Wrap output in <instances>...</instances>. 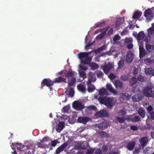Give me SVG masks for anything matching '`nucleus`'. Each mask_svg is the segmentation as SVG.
Masks as SVG:
<instances>
[{
  "label": "nucleus",
  "mask_w": 154,
  "mask_h": 154,
  "mask_svg": "<svg viewBox=\"0 0 154 154\" xmlns=\"http://www.w3.org/2000/svg\"><path fill=\"white\" fill-rule=\"evenodd\" d=\"M108 77L111 80H112L114 79L116 77L114 74L111 73L108 76Z\"/></svg>",
  "instance_id": "obj_52"
},
{
  "label": "nucleus",
  "mask_w": 154,
  "mask_h": 154,
  "mask_svg": "<svg viewBox=\"0 0 154 154\" xmlns=\"http://www.w3.org/2000/svg\"><path fill=\"white\" fill-rule=\"evenodd\" d=\"M66 79L65 78H63L61 77H59L57 78H56L55 79L54 82V83H60L63 82H65Z\"/></svg>",
  "instance_id": "obj_29"
},
{
  "label": "nucleus",
  "mask_w": 154,
  "mask_h": 154,
  "mask_svg": "<svg viewBox=\"0 0 154 154\" xmlns=\"http://www.w3.org/2000/svg\"><path fill=\"white\" fill-rule=\"evenodd\" d=\"M108 146L109 144H108L103 145L101 147L102 152L104 153L108 149Z\"/></svg>",
  "instance_id": "obj_36"
},
{
  "label": "nucleus",
  "mask_w": 154,
  "mask_h": 154,
  "mask_svg": "<svg viewBox=\"0 0 154 154\" xmlns=\"http://www.w3.org/2000/svg\"><path fill=\"white\" fill-rule=\"evenodd\" d=\"M98 134L101 137H108L109 136V134L103 131H99Z\"/></svg>",
  "instance_id": "obj_40"
},
{
  "label": "nucleus",
  "mask_w": 154,
  "mask_h": 154,
  "mask_svg": "<svg viewBox=\"0 0 154 154\" xmlns=\"http://www.w3.org/2000/svg\"><path fill=\"white\" fill-rule=\"evenodd\" d=\"M148 141V138L146 137H142L140 141L141 145L143 147H144Z\"/></svg>",
  "instance_id": "obj_22"
},
{
  "label": "nucleus",
  "mask_w": 154,
  "mask_h": 154,
  "mask_svg": "<svg viewBox=\"0 0 154 154\" xmlns=\"http://www.w3.org/2000/svg\"><path fill=\"white\" fill-rule=\"evenodd\" d=\"M106 89L110 92L113 93L114 95H116L117 92L114 89L112 85L110 83H107L106 85Z\"/></svg>",
  "instance_id": "obj_16"
},
{
  "label": "nucleus",
  "mask_w": 154,
  "mask_h": 154,
  "mask_svg": "<svg viewBox=\"0 0 154 154\" xmlns=\"http://www.w3.org/2000/svg\"><path fill=\"white\" fill-rule=\"evenodd\" d=\"M64 73L65 77L67 78L71 77H75V76L77 75V73L75 71H68L65 70Z\"/></svg>",
  "instance_id": "obj_11"
},
{
  "label": "nucleus",
  "mask_w": 154,
  "mask_h": 154,
  "mask_svg": "<svg viewBox=\"0 0 154 154\" xmlns=\"http://www.w3.org/2000/svg\"><path fill=\"white\" fill-rule=\"evenodd\" d=\"M146 48L149 52H151L154 50V46L153 45L147 44L146 45Z\"/></svg>",
  "instance_id": "obj_34"
},
{
  "label": "nucleus",
  "mask_w": 154,
  "mask_h": 154,
  "mask_svg": "<svg viewBox=\"0 0 154 154\" xmlns=\"http://www.w3.org/2000/svg\"><path fill=\"white\" fill-rule=\"evenodd\" d=\"M106 49V46L104 45H102L100 47L97 48V49L95 50L94 51V53L95 54H97L98 53H99L101 52V51H103L105 50Z\"/></svg>",
  "instance_id": "obj_31"
},
{
  "label": "nucleus",
  "mask_w": 154,
  "mask_h": 154,
  "mask_svg": "<svg viewBox=\"0 0 154 154\" xmlns=\"http://www.w3.org/2000/svg\"><path fill=\"white\" fill-rule=\"evenodd\" d=\"M121 23L120 21L117 20L116 23V25L115 26L116 29L118 30L119 29Z\"/></svg>",
  "instance_id": "obj_51"
},
{
  "label": "nucleus",
  "mask_w": 154,
  "mask_h": 154,
  "mask_svg": "<svg viewBox=\"0 0 154 154\" xmlns=\"http://www.w3.org/2000/svg\"><path fill=\"white\" fill-rule=\"evenodd\" d=\"M118 68L119 69H122L124 66V60H120L118 63Z\"/></svg>",
  "instance_id": "obj_44"
},
{
  "label": "nucleus",
  "mask_w": 154,
  "mask_h": 154,
  "mask_svg": "<svg viewBox=\"0 0 154 154\" xmlns=\"http://www.w3.org/2000/svg\"><path fill=\"white\" fill-rule=\"evenodd\" d=\"M58 143H59V141L58 140H54L51 141V145L52 146L55 147L56 146L57 144Z\"/></svg>",
  "instance_id": "obj_45"
},
{
  "label": "nucleus",
  "mask_w": 154,
  "mask_h": 154,
  "mask_svg": "<svg viewBox=\"0 0 154 154\" xmlns=\"http://www.w3.org/2000/svg\"><path fill=\"white\" fill-rule=\"evenodd\" d=\"M87 108L89 110H95L96 109V107L95 106L92 105L88 106Z\"/></svg>",
  "instance_id": "obj_54"
},
{
  "label": "nucleus",
  "mask_w": 154,
  "mask_h": 154,
  "mask_svg": "<svg viewBox=\"0 0 154 154\" xmlns=\"http://www.w3.org/2000/svg\"><path fill=\"white\" fill-rule=\"evenodd\" d=\"M136 145L135 142L132 141L128 142L126 145V148L128 150L131 151L134 149Z\"/></svg>",
  "instance_id": "obj_15"
},
{
  "label": "nucleus",
  "mask_w": 154,
  "mask_h": 154,
  "mask_svg": "<svg viewBox=\"0 0 154 154\" xmlns=\"http://www.w3.org/2000/svg\"><path fill=\"white\" fill-rule=\"evenodd\" d=\"M142 14L141 12H136L133 14L132 17L134 19H139L141 16Z\"/></svg>",
  "instance_id": "obj_30"
},
{
  "label": "nucleus",
  "mask_w": 154,
  "mask_h": 154,
  "mask_svg": "<svg viewBox=\"0 0 154 154\" xmlns=\"http://www.w3.org/2000/svg\"><path fill=\"white\" fill-rule=\"evenodd\" d=\"M54 82L49 79H44L42 82L44 86L46 85L48 87H51L53 85Z\"/></svg>",
  "instance_id": "obj_13"
},
{
  "label": "nucleus",
  "mask_w": 154,
  "mask_h": 154,
  "mask_svg": "<svg viewBox=\"0 0 154 154\" xmlns=\"http://www.w3.org/2000/svg\"><path fill=\"white\" fill-rule=\"evenodd\" d=\"M132 119V121L134 122H137L141 120V119L139 116H136Z\"/></svg>",
  "instance_id": "obj_47"
},
{
  "label": "nucleus",
  "mask_w": 154,
  "mask_h": 154,
  "mask_svg": "<svg viewBox=\"0 0 154 154\" xmlns=\"http://www.w3.org/2000/svg\"><path fill=\"white\" fill-rule=\"evenodd\" d=\"M137 79L135 77H133L130 82V85L132 87L137 83Z\"/></svg>",
  "instance_id": "obj_37"
},
{
  "label": "nucleus",
  "mask_w": 154,
  "mask_h": 154,
  "mask_svg": "<svg viewBox=\"0 0 154 154\" xmlns=\"http://www.w3.org/2000/svg\"><path fill=\"white\" fill-rule=\"evenodd\" d=\"M92 52V51L88 52H81L79 54V57L81 60H82L83 58H85V60L83 61V62L85 64H88L91 60V58L89 57L88 55Z\"/></svg>",
  "instance_id": "obj_1"
},
{
  "label": "nucleus",
  "mask_w": 154,
  "mask_h": 154,
  "mask_svg": "<svg viewBox=\"0 0 154 154\" xmlns=\"http://www.w3.org/2000/svg\"><path fill=\"white\" fill-rule=\"evenodd\" d=\"M107 98V96H100L98 98V100L101 103L104 104Z\"/></svg>",
  "instance_id": "obj_27"
},
{
  "label": "nucleus",
  "mask_w": 154,
  "mask_h": 154,
  "mask_svg": "<svg viewBox=\"0 0 154 154\" xmlns=\"http://www.w3.org/2000/svg\"><path fill=\"white\" fill-rule=\"evenodd\" d=\"M116 119L120 123H124L125 120V118L123 117H116Z\"/></svg>",
  "instance_id": "obj_43"
},
{
  "label": "nucleus",
  "mask_w": 154,
  "mask_h": 154,
  "mask_svg": "<svg viewBox=\"0 0 154 154\" xmlns=\"http://www.w3.org/2000/svg\"><path fill=\"white\" fill-rule=\"evenodd\" d=\"M94 154H102L103 152L100 148L95 149H94Z\"/></svg>",
  "instance_id": "obj_42"
},
{
  "label": "nucleus",
  "mask_w": 154,
  "mask_h": 154,
  "mask_svg": "<svg viewBox=\"0 0 154 154\" xmlns=\"http://www.w3.org/2000/svg\"><path fill=\"white\" fill-rule=\"evenodd\" d=\"M93 152L94 149H90L87 150L85 154H93Z\"/></svg>",
  "instance_id": "obj_62"
},
{
  "label": "nucleus",
  "mask_w": 154,
  "mask_h": 154,
  "mask_svg": "<svg viewBox=\"0 0 154 154\" xmlns=\"http://www.w3.org/2000/svg\"><path fill=\"white\" fill-rule=\"evenodd\" d=\"M119 113L120 115L122 116H124L126 113V112L123 109L121 110Z\"/></svg>",
  "instance_id": "obj_60"
},
{
  "label": "nucleus",
  "mask_w": 154,
  "mask_h": 154,
  "mask_svg": "<svg viewBox=\"0 0 154 154\" xmlns=\"http://www.w3.org/2000/svg\"><path fill=\"white\" fill-rule=\"evenodd\" d=\"M130 95L127 93H121L120 94V98L124 100H129L130 97Z\"/></svg>",
  "instance_id": "obj_24"
},
{
  "label": "nucleus",
  "mask_w": 154,
  "mask_h": 154,
  "mask_svg": "<svg viewBox=\"0 0 154 154\" xmlns=\"http://www.w3.org/2000/svg\"><path fill=\"white\" fill-rule=\"evenodd\" d=\"M148 35L151 36H154V28L150 27L147 29Z\"/></svg>",
  "instance_id": "obj_32"
},
{
  "label": "nucleus",
  "mask_w": 154,
  "mask_h": 154,
  "mask_svg": "<svg viewBox=\"0 0 154 154\" xmlns=\"http://www.w3.org/2000/svg\"><path fill=\"white\" fill-rule=\"evenodd\" d=\"M79 74L80 76L83 78V79H85V73L83 71H81L79 72Z\"/></svg>",
  "instance_id": "obj_50"
},
{
  "label": "nucleus",
  "mask_w": 154,
  "mask_h": 154,
  "mask_svg": "<svg viewBox=\"0 0 154 154\" xmlns=\"http://www.w3.org/2000/svg\"><path fill=\"white\" fill-rule=\"evenodd\" d=\"M38 148H44L45 147V145L40 142H38Z\"/></svg>",
  "instance_id": "obj_58"
},
{
  "label": "nucleus",
  "mask_w": 154,
  "mask_h": 154,
  "mask_svg": "<svg viewBox=\"0 0 154 154\" xmlns=\"http://www.w3.org/2000/svg\"><path fill=\"white\" fill-rule=\"evenodd\" d=\"M145 36V35L143 31L140 32L137 36V39L138 41L139 42L142 40L144 38Z\"/></svg>",
  "instance_id": "obj_21"
},
{
  "label": "nucleus",
  "mask_w": 154,
  "mask_h": 154,
  "mask_svg": "<svg viewBox=\"0 0 154 154\" xmlns=\"http://www.w3.org/2000/svg\"><path fill=\"white\" fill-rule=\"evenodd\" d=\"M104 104L108 108L111 109L114 105V103L112 102V99L109 97H107Z\"/></svg>",
  "instance_id": "obj_12"
},
{
  "label": "nucleus",
  "mask_w": 154,
  "mask_h": 154,
  "mask_svg": "<svg viewBox=\"0 0 154 154\" xmlns=\"http://www.w3.org/2000/svg\"><path fill=\"white\" fill-rule=\"evenodd\" d=\"M152 10L150 8H148L145 11L144 16L146 17V20L148 21L151 20L152 19L153 16L151 15L152 14Z\"/></svg>",
  "instance_id": "obj_5"
},
{
  "label": "nucleus",
  "mask_w": 154,
  "mask_h": 154,
  "mask_svg": "<svg viewBox=\"0 0 154 154\" xmlns=\"http://www.w3.org/2000/svg\"><path fill=\"white\" fill-rule=\"evenodd\" d=\"M113 67L112 64L109 62H108L107 64H105V65L101 66V68L106 74H108L109 72Z\"/></svg>",
  "instance_id": "obj_4"
},
{
  "label": "nucleus",
  "mask_w": 154,
  "mask_h": 154,
  "mask_svg": "<svg viewBox=\"0 0 154 154\" xmlns=\"http://www.w3.org/2000/svg\"><path fill=\"white\" fill-rule=\"evenodd\" d=\"M120 79L124 81H127L128 79V77L125 75L121 76L120 77Z\"/></svg>",
  "instance_id": "obj_59"
},
{
  "label": "nucleus",
  "mask_w": 154,
  "mask_h": 154,
  "mask_svg": "<svg viewBox=\"0 0 154 154\" xmlns=\"http://www.w3.org/2000/svg\"><path fill=\"white\" fill-rule=\"evenodd\" d=\"M145 72L147 75H154V69L152 67L146 68L145 69Z\"/></svg>",
  "instance_id": "obj_18"
},
{
  "label": "nucleus",
  "mask_w": 154,
  "mask_h": 154,
  "mask_svg": "<svg viewBox=\"0 0 154 154\" xmlns=\"http://www.w3.org/2000/svg\"><path fill=\"white\" fill-rule=\"evenodd\" d=\"M74 94V90L73 88H70L69 92V94L71 96V97H72Z\"/></svg>",
  "instance_id": "obj_55"
},
{
  "label": "nucleus",
  "mask_w": 154,
  "mask_h": 154,
  "mask_svg": "<svg viewBox=\"0 0 154 154\" xmlns=\"http://www.w3.org/2000/svg\"><path fill=\"white\" fill-rule=\"evenodd\" d=\"M79 145L80 148L82 149H85L88 146L87 143L86 142H81Z\"/></svg>",
  "instance_id": "obj_33"
},
{
  "label": "nucleus",
  "mask_w": 154,
  "mask_h": 154,
  "mask_svg": "<svg viewBox=\"0 0 154 154\" xmlns=\"http://www.w3.org/2000/svg\"><path fill=\"white\" fill-rule=\"evenodd\" d=\"M130 128L133 131L137 130L138 129V128L137 126L133 125L131 126Z\"/></svg>",
  "instance_id": "obj_64"
},
{
  "label": "nucleus",
  "mask_w": 154,
  "mask_h": 154,
  "mask_svg": "<svg viewBox=\"0 0 154 154\" xmlns=\"http://www.w3.org/2000/svg\"><path fill=\"white\" fill-rule=\"evenodd\" d=\"M99 94L100 96H104V95H107V90L104 88H102L99 90Z\"/></svg>",
  "instance_id": "obj_28"
},
{
  "label": "nucleus",
  "mask_w": 154,
  "mask_h": 154,
  "mask_svg": "<svg viewBox=\"0 0 154 154\" xmlns=\"http://www.w3.org/2000/svg\"><path fill=\"white\" fill-rule=\"evenodd\" d=\"M67 146V143H65L58 147L56 149L54 154H60L62 152Z\"/></svg>",
  "instance_id": "obj_10"
},
{
  "label": "nucleus",
  "mask_w": 154,
  "mask_h": 154,
  "mask_svg": "<svg viewBox=\"0 0 154 154\" xmlns=\"http://www.w3.org/2000/svg\"><path fill=\"white\" fill-rule=\"evenodd\" d=\"M121 37L118 35H116L113 37V40L114 44H117V42L120 43L119 42H117V41L120 39Z\"/></svg>",
  "instance_id": "obj_39"
},
{
  "label": "nucleus",
  "mask_w": 154,
  "mask_h": 154,
  "mask_svg": "<svg viewBox=\"0 0 154 154\" xmlns=\"http://www.w3.org/2000/svg\"><path fill=\"white\" fill-rule=\"evenodd\" d=\"M87 85L88 86V91L89 92H92L93 91L95 88L94 86L91 84V83L89 82H87Z\"/></svg>",
  "instance_id": "obj_26"
},
{
  "label": "nucleus",
  "mask_w": 154,
  "mask_h": 154,
  "mask_svg": "<svg viewBox=\"0 0 154 154\" xmlns=\"http://www.w3.org/2000/svg\"><path fill=\"white\" fill-rule=\"evenodd\" d=\"M95 116L99 117H106L108 116L109 114L106 110L102 109L96 112Z\"/></svg>",
  "instance_id": "obj_6"
},
{
  "label": "nucleus",
  "mask_w": 154,
  "mask_h": 154,
  "mask_svg": "<svg viewBox=\"0 0 154 154\" xmlns=\"http://www.w3.org/2000/svg\"><path fill=\"white\" fill-rule=\"evenodd\" d=\"M105 35L106 33L105 32H102L97 35L96 37V38L97 39H101L103 38Z\"/></svg>",
  "instance_id": "obj_41"
},
{
  "label": "nucleus",
  "mask_w": 154,
  "mask_h": 154,
  "mask_svg": "<svg viewBox=\"0 0 154 154\" xmlns=\"http://www.w3.org/2000/svg\"><path fill=\"white\" fill-rule=\"evenodd\" d=\"M145 61L149 64L154 63V59H151L150 58H147L145 59Z\"/></svg>",
  "instance_id": "obj_46"
},
{
  "label": "nucleus",
  "mask_w": 154,
  "mask_h": 154,
  "mask_svg": "<svg viewBox=\"0 0 154 154\" xmlns=\"http://www.w3.org/2000/svg\"><path fill=\"white\" fill-rule=\"evenodd\" d=\"M105 23L104 21L101 22L99 23H96L95 24L94 28H96L99 27H103L105 25Z\"/></svg>",
  "instance_id": "obj_38"
},
{
  "label": "nucleus",
  "mask_w": 154,
  "mask_h": 154,
  "mask_svg": "<svg viewBox=\"0 0 154 154\" xmlns=\"http://www.w3.org/2000/svg\"><path fill=\"white\" fill-rule=\"evenodd\" d=\"M76 77H73L71 80L68 82V85L70 86H72L74 85L76 82Z\"/></svg>",
  "instance_id": "obj_35"
},
{
  "label": "nucleus",
  "mask_w": 154,
  "mask_h": 154,
  "mask_svg": "<svg viewBox=\"0 0 154 154\" xmlns=\"http://www.w3.org/2000/svg\"><path fill=\"white\" fill-rule=\"evenodd\" d=\"M144 41L147 43H148L150 42L151 40V36L148 35L147 36H145L144 37Z\"/></svg>",
  "instance_id": "obj_49"
},
{
  "label": "nucleus",
  "mask_w": 154,
  "mask_h": 154,
  "mask_svg": "<svg viewBox=\"0 0 154 154\" xmlns=\"http://www.w3.org/2000/svg\"><path fill=\"white\" fill-rule=\"evenodd\" d=\"M72 105L73 108L77 110H81L84 108V106L82 103L78 101L74 102Z\"/></svg>",
  "instance_id": "obj_7"
},
{
  "label": "nucleus",
  "mask_w": 154,
  "mask_h": 154,
  "mask_svg": "<svg viewBox=\"0 0 154 154\" xmlns=\"http://www.w3.org/2000/svg\"><path fill=\"white\" fill-rule=\"evenodd\" d=\"M115 87L117 88L122 89L123 88V83L119 80H116L114 82Z\"/></svg>",
  "instance_id": "obj_19"
},
{
  "label": "nucleus",
  "mask_w": 154,
  "mask_h": 154,
  "mask_svg": "<svg viewBox=\"0 0 154 154\" xmlns=\"http://www.w3.org/2000/svg\"><path fill=\"white\" fill-rule=\"evenodd\" d=\"M143 93L144 95L147 97H154V91H152V88L149 86L144 88Z\"/></svg>",
  "instance_id": "obj_2"
},
{
  "label": "nucleus",
  "mask_w": 154,
  "mask_h": 154,
  "mask_svg": "<svg viewBox=\"0 0 154 154\" xmlns=\"http://www.w3.org/2000/svg\"><path fill=\"white\" fill-rule=\"evenodd\" d=\"M90 119H91L90 118L87 117H78L77 121L79 123L85 124L88 122L90 121Z\"/></svg>",
  "instance_id": "obj_14"
},
{
  "label": "nucleus",
  "mask_w": 154,
  "mask_h": 154,
  "mask_svg": "<svg viewBox=\"0 0 154 154\" xmlns=\"http://www.w3.org/2000/svg\"><path fill=\"white\" fill-rule=\"evenodd\" d=\"M69 109L70 107L69 106H65L63 107L62 111L64 112H67L69 111Z\"/></svg>",
  "instance_id": "obj_48"
},
{
  "label": "nucleus",
  "mask_w": 154,
  "mask_h": 154,
  "mask_svg": "<svg viewBox=\"0 0 154 154\" xmlns=\"http://www.w3.org/2000/svg\"><path fill=\"white\" fill-rule=\"evenodd\" d=\"M96 80V78L94 74L92 72H90L88 74V81L87 82H95Z\"/></svg>",
  "instance_id": "obj_17"
},
{
  "label": "nucleus",
  "mask_w": 154,
  "mask_h": 154,
  "mask_svg": "<svg viewBox=\"0 0 154 154\" xmlns=\"http://www.w3.org/2000/svg\"><path fill=\"white\" fill-rule=\"evenodd\" d=\"M134 54L131 51H128L126 54V60L128 63H131L133 60Z\"/></svg>",
  "instance_id": "obj_8"
},
{
  "label": "nucleus",
  "mask_w": 154,
  "mask_h": 154,
  "mask_svg": "<svg viewBox=\"0 0 154 154\" xmlns=\"http://www.w3.org/2000/svg\"><path fill=\"white\" fill-rule=\"evenodd\" d=\"M147 154H154V149H150L147 152Z\"/></svg>",
  "instance_id": "obj_63"
},
{
  "label": "nucleus",
  "mask_w": 154,
  "mask_h": 154,
  "mask_svg": "<svg viewBox=\"0 0 154 154\" xmlns=\"http://www.w3.org/2000/svg\"><path fill=\"white\" fill-rule=\"evenodd\" d=\"M147 110L148 111V112L149 113L151 112L153 110V108L152 106L151 105H149V106L147 108Z\"/></svg>",
  "instance_id": "obj_57"
},
{
  "label": "nucleus",
  "mask_w": 154,
  "mask_h": 154,
  "mask_svg": "<svg viewBox=\"0 0 154 154\" xmlns=\"http://www.w3.org/2000/svg\"><path fill=\"white\" fill-rule=\"evenodd\" d=\"M133 42V39L131 38H127L125 40V42L126 43H131Z\"/></svg>",
  "instance_id": "obj_53"
},
{
  "label": "nucleus",
  "mask_w": 154,
  "mask_h": 154,
  "mask_svg": "<svg viewBox=\"0 0 154 154\" xmlns=\"http://www.w3.org/2000/svg\"><path fill=\"white\" fill-rule=\"evenodd\" d=\"M139 55L140 57H144L146 54V51L143 48V45L142 43H139Z\"/></svg>",
  "instance_id": "obj_9"
},
{
  "label": "nucleus",
  "mask_w": 154,
  "mask_h": 154,
  "mask_svg": "<svg viewBox=\"0 0 154 154\" xmlns=\"http://www.w3.org/2000/svg\"><path fill=\"white\" fill-rule=\"evenodd\" d=\"M30 145L31 146V147H30L29 145L26 146H25L22 145V144H20L18 145V146L17 147V149L18 150H20L19 154H25V153L24 152H24L27 148H31L32 149H35V146L34 144L33 143L30 144Z\"/></svg>",
  "instance_id": "obj_3"
},
{
  "label": "nucleus",
  "mask_w": 154,
  "mask_h": 154,
  "mask_svg": "<svg viewBox=\"0 0 154 154\" xmlns=\"http://www.w3.org/2000/svg\"><path fill=\"white\" fill-rule=\"evenodd\" d=\"M138 95H137L135 94L132 97V99L135 102H137L138 101Z\"/></svg>",
  "instance_id": "obj_56"
},
{
  "label": "nucleus",
  "mask_w": 154,
  "mask_h": 154,
  "mask_svg": "<svg viewBox=\"0 0 154 154\" xmlns=\"http://www.w3.org/2000/svg\"><path fill=\"white\" fill-rule=\"evenodd\" d=\"M103 74L101 71H99L97 74V76L98 78H102L103 76Z\"/></svg>",
  "instance_id": "obj_61"
},
{
  "label": "nucleus",
  "mask_w": 154,
  "mask_h": 154,
  "mask_svg": "<svg viewBox=\"0 0 154 154\" xmlns=\"http://www.w3.org/2000/svg\"><path fill=\"white\" fill-rule=\"evenodd\" d=\"M138 113L142 118L145 117L146 112L145 110L143 109L142 108H140L138 110Z\"/></svg>",
  "instance_id": "obj_25"
},
{
  "label": "nucleus",
  "mask_w": 154,
  "mask_h": 154,
  "mask_svg": "<svg viewBox=\"0 0 154 154\" xmlns=\"http://www.w3.org/2000/svg\"><path fill=\"white\" fill-rule=\"evenodd\" d=\"M78 89L82 93H85L86 91L85 87L83 85L80 83L77 86Z\"/></svg>",
  "instance_id": "obj_23"
},
{
  "label": "nucleus",
  "mask_w": 154,
  "mask_h": 154,
  "mask_svg": "<svg viewBox=\"0 0 154 154\" xmlns=\"http://www.w3.org/2000/svg\"><path fill=\"white\" fill-rule=\"evenodd\" d=\"M64 123L63 122H60L58 125V127L56 128V131L59 133L63 129L64 127Z\"/></svg>",
  "instance_id": "obj_20"
}]
</instances>
